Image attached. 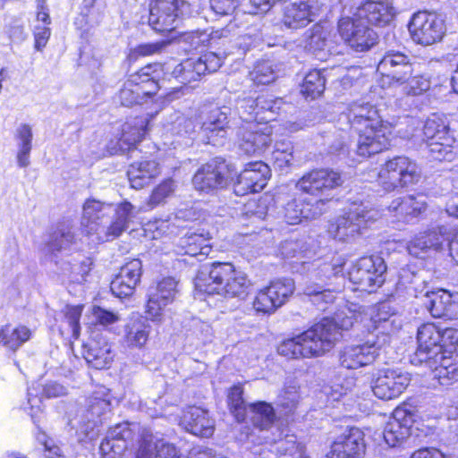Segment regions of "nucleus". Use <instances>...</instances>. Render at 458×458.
<instances>
[{
	"mask_svg": "<svg viewBox=\"0 0 458 458\" xmlns=\"http://www.w3.org/2000/svg\"><path fill=\"white\" fill-rule=\"evenodd\" d=\"M134 207L128 201L118 206L95 199H87L83 205L81 226L92 241L109 242L120 236L128 228L134 216Z\"/></svg>",
	"mask_w": 458,
	"mask_h": 458,
	"instance_id": "1",
	"label": "nucleus"
},
{
	"mask_svg": "<svg viewBox=\"0 0 458 458\" xmlns=\"http://www.w3.org/2000/svg\"><path fill=\"white\" fill-rule=\"evenodd\" d=\"M245 273L229 262L204 264L194 279L195 290L200 293L243 298L250 287Z\"/></svg>",
	"mask_w": 458,
	"mask_h": 458,
	"instance_id": "2",
	"label": "nucleus"
},
{
	"mask_svg": "<svg viewBox=\"0 0 458 458\" xmlns=\"http://www.w3.org/2000/svg\"><path fill=\"white\" fill-rule=\"evenodd\" d=\"M339 337L335 325L321 319L303 333L282 342L277 351L291 359L318 357L330 351Z\"/></svg>",
	"mask_w": 458,
	"mask_h": 458,
	"instance_id": "3",
	"label": "nucleus"
},
{
	"mask_svg": "<svg viewBox=\"0 0 458 458\" xmlns=\"http://www.w3.org/2000/svg\"><path fill=\"white\" fill-rule=\"evenodd\" d=\"M344 265L345 260L342 257L318 264L305 282L303 293L310 297L317 306L333 302L335 298L334 293L340 291L344 281Z\"/></svg>",
	"mask_w": 458,
	"mask_h": 458,
	"instance_id": "4",
	"label": "nucleus"
},
{
	"mask_svg": "<svg viewBox=\"0 0 458 458\" xmlns=\"http://www.w3.org/2000/svg\"><path fill=\"white\" fill-rule=\"evenodd\" d=\"M237 177L236 165L223 157H215L198 168L192 177L194 189L204 194L216 195L233 187Z\"/></svg>",
	"mask_w": 458,
	"mask_h": 458,
	"instance_id": "5",
	"label": "nucleus"
},
{
	"mask_svg": "<svg viewBox=\"0 0 458 458\" xmlns=\"http://www.w3.org/2000/svg\"><path fill=\"white\" fill-rule=\"evenodd\" d=\"M378 216L377 211L369 209L362 204L352 206L348 211L337 216L330 225L328 232L341 242H348L369 227Z\"/></svg>",
	"mask_w": 458,
	"mask_h": 458,
	"instance_id": "6",
	"label": "nucleus"
},
{
	"mask_svg": "<svg viewBox=\"0 0 458 458\" xmlns=\"http://www.w3.org/2000/svg\"><path fill=\"white\" fill-rule=\"evenodd\" d=\"M420 179L417 165L406 157L387 161L378 173V182L386 191L416 184Z\"/></svg>",
	"mask_w": 458,
	"mask_h": 458,
	"instance_id": "7",
	"label": "nucleus"
},
{
	"mask_svg": "<svg viewBox=\"0 0 458 458\" xmlns=\"http://www.w3.org/2000/svg\"><path fill=\"white\" fill-rule=\"evenodd\" d=\"M386 268L380 256L362 257L349 269L348 277L361 291L372 293L384 284Z\"/></svg>",
	"mask_w": 458,
	"mask_h": 458,
	"instance_id": "8",
	"label": "nucleus"
},
{
	"mask_svg": "<svg viewBox=\"0 0 458 458\" xmlns=\"http://www.w3.org/2000/svg\"><path fill=\"white\" fill-rule=\"evenodd\" d=\"M190 13V4L183 0H154L148 23L156 31L170 32Z\"/></svg>",
	"mask_w": 458,
	"mask_h": 458,
	"instance_id": "9",
	"label": "nucleus"
},
{
	"mask_svg": "<svg viewBox=\"0 0 458 458\" xmlns=\"http://www.w3.org/2000/svg\"><path fill=\"white\" fill-rule=\"evenodd\" d=\"M110 409L109 393L104 389L101 394L95 393L89 398L87 407L82 409L77 417L70 420L69 425L77 434L88 437L102 423L103 417Z\"/></svg>",
	"mask_w": 458,
	"mask_h": 458,
	"instance_id": "10",
	"label": "nucleus"
},
{
	"mask_svg": "<svg viewBox=\"0 0 458 458\" xmlns=\"http://www.w3.org/2000/svg\"><path fill=\"white\" fill-rule=\"evenodd\" d=\"M352 130L359 135L357 143H381L382 120L377 110L371 105H354L349 114Z\"/></svg>",
	"mask_w": 458,
	"mask_h": 458,
	"instance_id": "11",
	"label": "nucleus"
},
{
	"mask_svg": "<svg viewBox=\"0 0 458 458\" xmlns=\"http://www.w3.org/2000/svg\"><path fill=\"white\" fill-rule=\"evenodd\" d=\"M411 39L422 46H430L440 41L445 33L444 20L428 12L414 13L408 24Z\"/></svg>",
	"mask_w": 458,
	"mask_h": 458,
	"instance_id": "12",
	"label": "nucleus"
},
{
	"mask_svg": "<svg viewBox=\"0 0 458 458\" xmlns=\"http://www.w3.org/2000/svg\"><path fill=\"white\" fill-rule=\"evenodd\" d=\"M294 291V282L291 278L277 279L260 290L253 302L257 313H272L285 303Z\"/></svg>",
	"mask_w": 458,
	"mask_h": 458,
	"instance_id": "13",
	"label": "nucleus"
},
{
	"mask_svg": "<svg viewBox=\"0 0 458 458\" xmlns=\"http://www.w3.org/2000/svg\"><path fill=\"white\" fill-rule=\"evenodd\" d=\"M222 65V59L213 52L198 58H189L177 64L172 72L179 82L186 85L199 81L206 73L216 72Z\"/></svg>",
	"mask_w": 458,
	"mask_h": 458,
	"instance_id": "14",
	"label": "nucleus"
},
{
	"mask_svg": "<svg viewBox=\"0 0 458 458\" xmlns=\"http://www.w3.org/2000/svg\"><path fill=\"white\" fill-rule=\"evenodd\" d=\"M338 30L342 38L356 52L367 51L377 43L376 32L359 17L342 18L338 23Z\"/></svg>",
	"mask_w": 458,
	"mask_h": 458,
	"instance_id": "15",
	"label": "nucleus"
},
{
	"mask_svg": "<svg viewBox=\"0 0 458 458\" xmlns=\"http://www.w3.org/2000/svg\"><path fill=\"white\" fill-rule=\"evenodd\" d=\"M418 348L412 359V362L427 363L433 367L442 355L441 329L434 324L427 323L421 325L417 332Z\"/></svg>",
	"mask_w": 458,
	"mask_h": 458,
	"instance_id": "16",
	"label": "nucleus"
},
{
	"mask_svg": "<svg viewBox=\"0 0 458 458\" xmlns=\"http://www.w3.org/2000/svg\"><path fill=\"white\" fill-rule=\"evenodd\" d=\"M410 381V375L401 369H383L374 376L371 388L378 399L392 400L403 392Z\"/></svg>",
	"mask_w": 458,
	"mask_h": 458,
	"instance_id": "17",
	"label": "nucleus"
},
{
	"mask_svg": "<svg viewBox=\"0 0 458 458\" xmlns=\"http://www.w3.org/2000/svg\"><path fill=\"white\" fill-rule=\"evenodd\" d=\"M257 102L258 97L256 98L244 97L237 99L240 117L245 123L242 128L245 131L242 138L244 143H267L265 136L268 127L261 128V122L257 114Z\"/></svg>",
	"mask_w": 458,
	"mask_h": 458,
	"instance_id": "18",
	"label": "nucleus"
},
{
	"mask_svg": "<svg viewBox=\"0 0 458 458\" xmlns=\"http://www.w3.org/2000/svg\"><path fill=\"white\" fill-rule=\"evenodd\" d=\"M270 178L269 166L261 162L250 163L239 173L233 182V191L236 195L244 196L249 193L261 191Z\"/></svg>",
	"mask_w": 458,
	"mask_h": 458,
	"instance_id": "19",
	"label": "nucleus"
},
{
	"mask_svg": "<svg viewBox=\"0 0 458 458\" xmlns=\"http://www.w3.org/2000/svg\"><path fill=\"white\" fill-rule=\"evenodd\" d=\"M343 183L341 173L329 168H320L305 174L297 182L296 187L311 195H323Z\"/></svg>",
	"mask_w": 458,
	"mask_h": 458,
	"instance_id": "20",
	"label": "nucleus"
},
{
	"mask_svg": "<svg viewBox=\"0 0 458 458\" xmlns=\"http://www.w3.org/2000/svg\"><path fill=\"white\" fill-rule=\"evenodd\" d=\"M230 114L231 109L228 106H208L203 108L200 115V133L207 139L206 143L225 138L229 130Z\"/></svg>",
	"mask_w": 458,
	"mask_h": 458,
	"instance_id": "21",
	"label": "nucleus"
},
{
	"mask_svg": "<svg viewBox=\"0 0 458 458\" xmlns=\"http://www.w3.org/2000/svg\"><path fill=\"white\" fill-rule=\"evenodd\" d=\"M415 414L404 408H396L385 425L383 437L390 447L403 445L411 435Z\"/></svg>",
	"mask_w": 458,
	"mask_h": 458,
	"instance_id": "22",
	"label": "nucleus"
},
{
	"mask_svg": "<svg viewBox=\"0 0 458 458\" xmlns=\"http://www.w3.org/2000/svg\"><path fill=\"white\" fill-rule=\"evenodd\" d=\"M327 199H293L284 207V219L289 225L316 219L327 210Z\"/></svg>",
	"mask_w": 458,
	"mask_h": 458,
	"instance_id": "23",
	"label": "nucleus"
},
{
	"mask_svg": "<svg viewBox=\"0 0 458 458\" xmlns=\"http://www.w3.org/2000/svg\"><path fill=\"white\" fill-rule=\"evenodd\" d=\"M177 282L174 277H165L148 290L146 312L153 321H160L163 310L171 303L176 293Z\"/></svg>",
	"mask_w": 458,
	"mask_h": 458,
	"instance_id": "24",
	"label": "nucleus"
},
{
	"mask_svg": "<svg viewBox=\"0 0 458 458\" xmlns=\"http://www.w3.org/2000/svg\"><path fill=\"white\" fill-rule=\"evenodd\" d=\"M123 422L111 428L106 438L101 442L99 449L102 458H122L124 451L128 448V442L131 441L134 437V431L137 428Z\"/></svg>",
	"mask_w": 458,
	"mask_h": 458,
	"instance_id": "25",
	"label": "nucleus"
},
{
	"mask_svg": "<svg viewBox=\"0 0 458 458\" xmlns=\"http://www.w3.org/2000/svg\"><path fill=\"white\" fill-rule=\"evenodd\" d=\"M444 245L453 250V243H450V233L445 226H437L420 233L408 244V250L411 255L420 257L428 250H440Z\"/></svg>",
	"mask_w": 458,
	"mask_h": 458,
	"instance_id": "26",
	"label": "nucleus"
},
{
	"mask_svg": "<svg viewBox=\"0 0 458 458\" xmlns=\"http://www.w3.org/2000/svg\"><path fill=\"white\" fill-rule=\"evenodd\" d=\"M136 458H182L176 447L166 444L158 434L150 428H142Z\"/></svg>",
	"mask_w": 458,
	"mask_h": 458,
	"instance_id": "27",
	"label": "nucleus"
},
{
	"mask_svg": "<svg viewBox=\"0 0 458 458\" xmlns=\"http://www.w3.org/2000/svg\"><path fill=\"white\" fill-rule=\"evenodd\" d=\"M318 0H295L284 8L282 22L289 29L306 27L318 16Z\"/></svg>",
	"mask_w": 458,
	"mask_h": 458,
	"instance_id": "28",
	"label": "nucleus"
},
{
	"mask_svg": "<svg viewBox=\"0 0 458 458\" xmlns=\"http://www.w3.org/2000/svg\"><path fill=\"white\" fill-rule=\"evenodd\" d=\"M379 351L377 343L346 345L339 353V361L344 368L356 369L371 364L379 355Z\"/></svg>",
	"mask_w": 458,
	"mask_h": 458,
	"instance_id": "29",
	"label": "nucleus"
},
{
	"mask_svg": "<svg viewBox=\"0 0 458 458\" xmlns=\"http://www.w3.org/2000/svg\"><path fill=\"white\" fill-rule=\"evenodd\" d=\"M142 275V264L138 259H134L124 264L118 275L112 280L110 289L118 298H125L132 295L135 287L140 281Z\"/></svg>",
	"mask_w": 458,
	"mask_h": 458,
	"instance_id": "30",
	"label": "nucleus"
},
{
	"mask_svg": "<svg viewBox=\"0 0 458 458\" xmlns=\"http://www.w3.org/2000/svg\"><path fill=\"white\" fill-rule=\"evenodd\" d=\"M365 448L364 434L355 427L350 428L331 446L327 458H357Z\"/></svg>",
	"mask_w": 458,
	"mask_h": 458,
	"instance_id": "31",
	"label": "nucleus"
},
{
	"mask_svg": "<svg viewBox=\"0 0 458 458\" xmlns=\"http://www.w3.org/2000/svg\"><path fill=\"white\" fill-rule=\"evenodd\" d=\"M181 425L188 432L201 437H211L215 430V422L208 411L197 406L187 408L182 417Z\"/></svg>",
	"mask_w": 458,
	"mask_h": 458,
	"instance_id": "32",
	"label": "nucleus"
},
{
	"mask_svg": "<svg viewBox=\"0 0 458 458\" xmlns=\"http://www.w3.org/2000/svg\"><path fill=\"white\" fill-rule=\"evenodd\" d=\"M76 241L74 225L69 221L60 223L49 235L47 252L57 258L71 251Z\"/></svg>",
	"mask_w": 458,
	"mask_h": 458,
	"instance_id": "33",
	"label": "nucleus"
},
{
	"mask_svg": "<svg viewBox=\"0 0 458 458\" xmlns=\"http://www.w3.org/2000/svg\"><path fill=\"white\" fill-rule=\"evenodd\" d=\"M394 14V9L388 1H368L359 9L357 16L371 25L384 27Z\"/></svg>",
	"mask_w": 458,
	"mask_h": 458,
	"instance_id": "34",
	"label": "nucleus"
},
{
	"mask_svg": "<svg viewBox=\"0 0 458 458\" xmlns=\"http://www.w3.org/2000/svg\"><path fill=\"white\" fill-rule=\"evenodd\" d=\"M425 296L428 299L425 305L434 318H451L456 314L457 303L450 293L439 289L437 292H426Z\"/></svg>",
	"mask_w": 458,
	"mask_h": 458,
	"instance_id": "35",
	"label": "nucleus"
},
{
	"mask_svg": "<svg viewBox=\"0 0 458 458\" xmlns=\"http://www.w3.org/2000/svg\"><path fill=\"white\" fill-rule=\"evenodd\" d=\"M426 209V202L422 196L409 195L392 201L389 210L395 213L398 220L411 222Z\"/></svg>",
	"mask_w": 458,
	"mask_h": 458,
	"instance_id": "36",
	"label": "nucleus"
},
{
	"mask_svg": "<svg viewBox=\"0 0 458 458\" xmlns=\"http://www.w3.org/2000/svg\"><path fill=\"white\" fill-rule=\"evenodd\" d=\"M160 174L158 163L154 160H145L131 165L127 175L131 186L140 190L149 185L154 178Z\"/></svg>",
	"mask_w": 458,
	"mask_h": 458,
	"instance_id": "37",
	"label": "nucleus"
},
{
	"mask_svg": "<svg viewBox=\"0 0 458 458\" xmlns=\"http://www.w3.org/2000/svg\"><path fill=\"white\" fill-rule=\"evenodd\" d=\"M83 357L96 369L107 368L113 360L111 347L106 341L89 340L83 345Z\"/></svg>",
	"mask_w": 458,
	"mask_h": 458,
	"instance_id": "38",
	"label": "nucleus"
},
{
	"mask_svg": "<svg viewBox=\"0 0 458 458\" xmlns=\"http://www.w3.org/2000/svg\"><path fill=\"white\" fill-rule=\"evenodd\" d=\"M308 33L306 47L318 59H325L331 51L330 31L320 24H315Z\"/></svg>",
	"mask_w": 458,
	"mask_h": 458,
	"instance_id": "39",
	"label": "nucleus"
},
{
	"mask_svg": "<svg viewBox=\"0 0 458 458\" xmlns=\"http://www.w3.org/2000/svg\"><path fill=\"white\" fill-rule=\"evenodd\" d=\"M246 420H249L256 428L268 429L276 420L274 407L264 401L250 403Z\"/></svg>",
	"mask_w": 458,
	"mask_h": 458,
	"instance_id": "40",
	"label": "nucleus"
},
{
	"mask_svg": "<svg viewBox=\"0 0 458 458\" xmlns=\"http://www.w3.org/2000/svg\"><path fill=\"white\" fill-rule=\"evenodd\" d=\"M372 319L375 329L386 335L394 333L402 327L400 316L388 302H383L379 305L377 313Z\"/></svg>",
	"mask_w": 458,
	"mask_h": 458,
	"instance_id": "41",
	"label": "nucleus"
},
{
	"mask_svg": "<svg viewBox=\"0 0 458 458\" xmlns=\"http://www.w3.org/2000/svg\"><path fill=\"white\" fill-rule=\"evenodd\" d=\"M434 377L442 386H451L458 381V360L446 357L444 354L438 357V361L434 364Z\"/></svg>",
	"mask_w": 458,
	"mask_h": 458,
	"instance_id": "42",
	"label": "nucleus"
},
{
	"mask_svg": "<svg viewBox=\"0 0 458 458\" xmlns=\"http://www.w3.org/2000/svg\"><path fill=\"white\" fill-rule=\"evenodd\" d=\"M150 326L145 319L131 320L125 327L124 341L128 347L141 348L148 339Z\"/></svg>",
	"mask_w": 458,
	"mask_h": 458,
	"instance_id": "43",
	"label": "nucleus"
},
{
	"mask_svg": "<svg viewBox=\"0 0 458 458\" xmlns=\"http://www.w3.org/2000/svg\"><path fill=\"white\" fill-rule=\"evenodd\" d=\"M30 330L25 326L13 328L10 325H5L0 329V344L15 352L30 338Z\"/></svg>",
	"mask_w": 458,
	"mask_h": 458,
	"instance_id": "44",
	"label": "nucleus"
},
{
	"mask_svg": "<svg viewBox=\"0 0 458 458\" xmlns=\"http://www.w3.org/2000/svg\"><path fill=\"white\" fill-rule=\"evenodd\" d=\"M83 306L66 305L61 311L60 330L62 332H71L74 339H78L81 332L80 319L81 317Z\"/></svg>",
	"mask_w": 458,
	"mask_h": 458,
	"instance_id": "45",
	"label": "nucleus"
},
{
	"mask_svg": "<svg viewBox=\"0 0 458 458\" xmlns=\"http://www.w3.org/2000/svg\"><path fill=\"white\" fill-rule=\"evenodd\" d=\"M448 126L443 114H432L425 121L423 135L427 140H435L433 143H440L447 134Z\"/></svg>",
	"mask_w": 458,
	"mask_h": 458,
	"instance_id": "46",
	"label": "nucleus"
},
{
	"mask_svg": "<svg viewBox=\"0 0 458 458\" xmlns=\"http://www.w3.org/2000/svg\"><path fill=\"white\" fill-rule=\"evenodd\" d=\"M299 400V386L293 383L285 386L282 393L278 395L276 403L280 409V412L284 416H288L294 412Z\"/></svg>",
	"mask_w": 458,
	"mask_h": 458,
	"instance_id": "47",
	"label": "nucleus"
},
{
	"mask_svg": "<svg viewBox=\"0 0 458 458\" xmlns=\"http://www.w3.org/2000/svg\"><path fill=\"white\" fill-rule=\"evenodd\" d=\"M202 234L192 233L184 236L180 240V245L185 249L184 253L191 257L208 256L210 251V245Z\"/></svg>",
	"mask_w": 458,
	"mask_h": 458,
	"instance_id": "48",
	"label": "nucleus"
},
{
	"mask_svg": "<svg viewBox=\"0 0 458 458\" xmlns=\"http://www.w3.org/2000/svg\"><path fill=\"white\" fill-rule=\"evenodd\" d=\"M326 80L318 70L308 72L301 85V93L314 99L319 97L325 89Z\"/></svg>",
	"mask_w": 458,
	"mask_h": 458,
	"instance_id": "49",
	"label": "nucleus"
},
{
	"mask_svg": "<svg viewBox=\"0 0 458 458\" xmlns=\"http://www.w3.org/2000/svg\"><path fill=\"white\" fill-rule=\"evenodd\" d=\"M148 121L143 117H137L131 123L123 126V143H140L146 140Z\"/></svg>",
	"mask_w": 458,
	"mask_h": 458,
	"instance_id": "50",
	"label": "nucleus"
},
{
	"mask_svg": "<svg viewBox=\"0 0 458 458\" xmlns=\"http://www.w3.org/2000/svg\"><path fill=\"white\" fill-rule=\"evenodd\" d=\"M243 388L241 386H233L228 394V404L231 412L237 421H244L247 418L249 404L243 400Z\"/></svg>",
	"mask_w": 458,
	"mask_h": 458,
	"instance_id": "51",
	"label": "nucleus"
},
{
	"mask_svg": "<svg viewBox=\"0 0 458 458\" xmlns=\"http://www.w3.org/2000/svg\"><path fill=\"white\" fill-rule=\"evenodd\" d=\"M176 188V182L173 179H166L157 185L153 191L147 202L148 209L164 203L167 198L173 195Z\"/></svg>",
	"mask_w": 458,
	"mask_h": 458,
	"instance_id": "52",
	"label": "nucleus"
},
{
	"mask_svg": "<svg viewBox=\"0 0 458 458\" xmlns=\"http://www.w3.org/2000/svg\"><path fill=\"white\" fill-rule=\"evenodd\" d=\"M118 98L122 106H132L145 103L140 88L127 80L118 93Z\"/></svg>",
	"mask_w": 458,
	"mask_h": 458,
	"instance_id": "53",
	"label": "nucleus"
},
{
	"mask_svg": "<svg viewBox=\"0 0 458 458\" xmlns=\"http://www.w3.org/2000/svg\"><path fill=\"white\" fill-rule=\"evenodd\" d=\"M397 85L402 86V90L406 95H420L430 88V82L420 75L409 76L404 81H400Z\"/></svg>",
	"mask_w": 458,
	"mask_h": 458,
	"instance_id": "54",
	"label": "nucleus"
},
{
	"mask_svg": "<svg viewBox=\"0 0 458 458\" xmlns=\"http://www.w3.org/2000/svg\"><path fill=\"white\" fill-rule=\"evenodd\" d=\"M406 55L398 51H388L377 64V71L383 76L386 77L396 65L404 64Z\"/></svg>",
	"mask_w": 458,
	"mask_h": 458,
	"instance_id": "55",
	"label": "nucleus"
},
{
	"mask_svg": "<svg viewBox=\"0 0 458 458\" xmlns=\"http://www.w3.org/2000/svg\"><path fill=\"white\" fill-rule=\"evenodd\" d=\"M251 80L258 85H267L276 80V72L268 61L258 63L250 72Z\"/></svg>",
	"mask_w": 458,
	"mask_h": 458,
	"instance_id": "56",
	"label": "nucleus"
},
{
	"mask_svg": "<svg viewBox=\"0 0 458 458\" xmlns=\"http://www.w3.org/2000/svg\"><path fill=\"white\" fill-rule=\"evenodd\" d=\"M308 251L304 239H287L281 243L280 252L285 259L302 257Z\"/></svg>",
	"mask_w": 458,
	"mask_h": 458,
	"instance_id": "57",
	"label": "nucleus"
},
{
	"mask_svg": "<svg viewBox=\"0 0 458 458\" xmlns=\"http://www.w3.org/2000/svg\"><path fill=\"white\" fill-rule=\"evenodd\" d=\"M303 446L297 442L295 436H286L276 443V451L280 458H293L302 452Z\"/></svg>",
	"mask_w": 458,
	"mask_h": 458,
	"instance_id": "58",
	"label": "nucleus"
},
{
	"mask_svg": "<svg viewBox=\"0 0 458 458\" xmlns=\"http://www.w3.org/2000/svg\"><path fill=\"white\" fill-rule=\"evenodd\" d=\"M283 148H276L273 151L275 163L279 168L290 167L294 165V154L293 145H281Z\"/></svg>",
	"mask_w": 458,
	"mask_h": 458,
	"instance_id": "59",
	"label": "nucleus"
},
{
	"mask_svg": "<svg viewBox=\"0 0 458 458\" xmlns=\"http://www.w3.org/2000/svg\"><path fill=\"white\" fill-rule=\"evenodd\" d=\"M412 64L407 56L404 60L403 67V65H396L386 78L389 79V83L394 85L399 83L400 81H404V80L412 75Z\"/></svg>",
	"mask_w": 458,
	"mask_h": 458,
	"instance_id": "60",
	"label": "nucleus"
},
{
	"mask_svg": "<svg viewBox=\"0 0 458 458\" xmlns=\"http://www.w3.org/2000/svg\"><path fill=\"white\" fill-rule=\"evenodd\" d=\"M167 41H157L153 43L140 44L131 51V55L137 57L158 54L161 53L167 47Z\"/></svg>",
	"mask_w": 458,
	"mask_h": 458,
	"instance_id": "61",
	"label": "nucleus"
},
{
	"mask_svg": "<svg viewBox=\"0 0 458 458\" xmlns=\"http://www.w3.org/2000/svg\"><path fill=\"white\" fill-rule=\"evenodd\" d=\"M442 353L452 352L458 345V329L448 327L441 330Z\"/></svg>",
	"mask_w": 458,
	"mask_h": 458,
	"instance_id": "62",
	"label": "nucleus"
},
{
	"mask_svg": "<svg viewBox=\"0 0 458 458\" xmlns=\"http://www.w3.org/2000/svg\"><path fill=\"white\" fill-rule=\"evenodd\" d=\"M430 158L437 161H451L454 157L453 145H429Z\"/></svg>",
	"mask_w": 458,
	"mask_h": 458,
	"instance_id": "63",
	"label": "nucleus"
},
{
	"mask_svg": "<svg viewBox=\"0 0 458 458\" xmlns=\"http://www.w3.org/2000/svg\"><path fill=\"white\" fill-rule=\"evenodd\" d=\"M237 6V0H210V7L219 15L232 14Z\"/></svg>",
	"mask_w": 458,
	"mask_h": 458,
	"instance_id": "64",
	"label": "nucleus"
}]
</instances>
